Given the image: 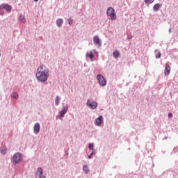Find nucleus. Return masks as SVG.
Listing matches in <instances>:
<instances>
[{
    "mask_svg": "<svg viewBox=\"0 0 178 178\" xmlns=\"http://www.w3.org/2000/svg\"><path fill=\"white\" fill-rule=\"evenodd\" d=\"M104 123V117L102 115H99L97 118L95 119V124L96 126L100 127L101 124Z\"/></svg>",
    "mask_w": 178,
    "mask_h": 178,
    "instance_id": "nucleus-7",
    "label": "nucleus"
},
{
    "mask_svg": "<svg viewBox=\"0 0 178 178\" xmlns=\"http://www.w3.org/2000/svg\"><path fill=\"white\" fill-rule=\"evenodd\" d=\"M83 170L85 172V173L87 175L88 173H90V169L88 168V165H84L83 166Z\"/></svg>",
    "mask_w": 178,
    "mask_h": 178,
    "instance_id": "nucleus-15",
    "label": "nucleus"
},
{
    "mask_svg": "<svg viewBox=\"0 0 178 178\" xmlns=\"http://www.w3.org/2000/svg\"><path fill=\"white\" fill-rule=\"evenodd\" d=\"M170 74V65L166 63L165 70H164V74L165 76H169Z\"/></svg>",
    "mask_w": 178,
    "mask_h": 178,
    "instance_id": "nucleus-11",
    "label": "nucleus"
},
{
    "mask_svg": "<svg viewBox=\"0 0 178 178\" xmlns=\"http://www.w3.org/2000/svg\"><path fill=\"white\" fill-rule=\"evenodd\" d=\"M0 15H1V16H3V11H1V12H0Z\"/></svg>",
    "mask_w": 178,
    "mask_h": 178,
    "instance_id": "nucleus-30",
    "label": "nucleus"
},
{
    "mask_svg": "<svg viewBox=\"0 0 178 178\" xmlns=\"http://www.w3.org/2000/svg\"><path fill=\"white\" fill-rule=\"evenodd\" d=\"M35 77L38 83H45L49 77V68L45 65L38 67Z\"/></svg>",
    "mask_w": 178,
    "mask_h": 178,
    "instance_id": "nucleus-1",
    "label": "nucleus"
},
{
    "mask_svg": "<svg viewBox=\"0 0 178 178\" xmlns=\"http://www.w3.org/2000/svg\"><path fill=\"white\" fill-rule=\"evenodd\" d=\"M0 151L2 155H6V148L5 147H1Z\"/></svg>",
    "mask_w": 178,
    "mask_h": 178,
    "instance_id": "nucleus-17",
    "label": "nucleus"
},
{
    "mask_svg": "<svg viewBox=\"0 0 178 178\" xmlns=\"http://www.w3.org/2000/svg\"><path fill=\"white\" fill-rule=\"evenodd\" d=\"M68 109H69V106H67V104L63 106V110L59 112L60 119L62 120V118H65V115L67 113Z\"/></svg>",
    "mask_w": 178,
    "mask_h": 178,
    "instance_id": "nucleus-5",
    "label": "nucleus"
},
{
    "mask_svg": "<svg viewBox=\"0 0 178 178\" xmlns=\"http://www.w3.org/2000/svg\"><path fill=\"white\" fill-rule=\"evenodd\" d=\"M60 98L59 97V96H56L55 98V105L58 106L59 105V101H60Z\"/></svg>",
    "mask_w": 178,
    "mask_h": 178,
    "instance_id": "nucleus-19",
    "label": "nucleus"
},
{
    "mask_svg": "<svg viewBox=\"0 0 178 178\" xmlns=\"http://www.w3.org/2000/svg\"><path fill=\"white\" fill-rule=\"evenodd\" d=\"M97 80L102 87H105V86H106V79H105V77L102 74H98L97 76Z\"/></svg>",
    "mask_w": 178,
    "mask_h": 178,
    "instance_id": "nucleus-4",
    "label": "nucleus"
},
{
    "mask_svg": "<svg viewBox=\"0 0 178 178\" xmlns=\"http://www.w3.org/2000/svg\"><path fill=\"white\" fill-rule=\"evenodd\" d=\"M38 172L39 173L38 177H39V176H42V173H43L42 168L39 167V168H38Z\"/></svg>",
    "mask_w": 178,
    "mask_h": 178,
    "instance_id": "nucleus-20",
    "label": "nucleus"
},
{
    "mask_svg": "<svg viewBox=\"0 0 178 178\" xmlns=\"http://www.w3.org/2000/svg\"><path fill=\"white\" fill-rule=\"evenodd\" d=\"M169 33H172V29H169Z\"/></svg>",
    "mask_w": 178,
    "mask_h": 178,
    "instance_id": "nucleus-32",
    "label": "nucleus"
},
{
    "mask_svg": "<svg viewBox=\"0 0 178 178\" xmlns=\"http://www.w3.org/2000/svg\"><path fill=\"white\" fill-rule=\"evenodd\" d=\"M34 2H38V0H34Z\"/></svg>",
    "mask_w": 178,
    "mask_h": 178,
    "instance_id": "nucleus-34",
    "label": "nucleus"
},
{
    "mask_svg": "<svg viewBox=\"0 0 178 178\" xmlns=\"http://www.w3.org/2000/svg\"><path fill=\"white\" fill-rule=\"evenodd\" d=\"M163 140H168V137L167 136L164 137Z\"/></svg>",
    "mask_w": 178,
    "mask_h": 178,
    "instance_id": "nucleus-31",
    "label": "nucleus"
},
{
    "mask_svg": "<svg viewBox=\"0 0 178 178\" xmlns=\"http://www.w3.org/2000/svg\"><path fill=\"white\" fill-rule=\"evenodd\" d=\"M0 9H6L7 12H10L12 10V6L9 4H1L0 6Z\"/></svg>",
    "mask_w": 178,
    "mask_h": 178,
    "instance_id": "nucleus-8",
    "label": "nucleus"
},
{
    "mask_svg": "<svg viewBox=\"0 0 178 178\" xmlns=\"http://www.w3.org/2000/svg\"><path fill=\"white\" fill-rule=\"evenodd\" d=\"M88 148L89 149H91V151H95V149H94V143H90Z\"/></svg>",
    "mask_w": 178,
    "mask_h": 178,
    "instance_id": "nucleus-21",
    "label": "nucleus"
},
{
    "mask_svg": "<svg viewBox=\"0 0 178 178\" xmlns=\"http://www.w3.org/2000/svg\"><path fill=\"white\" fill-rule=\"evenodd\" d=\"M162 56V54H161V51H159L158 54L155 56L156 59H159Z\"/></svg>",
    "mask_w": 178,
    "mask_h": 178,
    "instance_id": "nucleus-24",
    "label": "nucleus"
},
{
    "mask_svg": "<svg viewBox=\"0 0 178 178\" xmlns=\"http://www.w3.org/2000/svg\"><path fill=\"white\" fill-rule=\"evenodd\" d=\"M162 8V4L157 3L153 6V10L154 12H158L159 10V8Z\"/></svg>",
    "mask_w": 178,
    "mask_h": 178,
    "instance_id": "nucleus-12",
    "label": "nucleus"
},
{
    "mask_svg": "<svg viewBox=\"0 0 178 178\" xmlns=\"http://www.w3.org/2000/svg\"><path fill=\"white\" fill-rule=\"evenodd\" d=\"M19 22H21V23H24V22H26V19H24V15H20L19 16Z\"/></svg>",
    "mask_w": 178,
    "mask_h": 178,
    "instance_id": "nucleus-23",
    "label": "nucleus"
},
{
    "mask_svg": "<svg viewBox=\"0 0 178 178\" xmlns=\"http://www.w3.org/2000/svg\"><path fill=\"white\" fill-rule=\"evenodd\" d=\"M87 106H89L91 109H96L97 106H98V103L97 102H90V99H88L86 102Z\"/></svg>",
    "mask_w": 178,
    "mask_h": 178,
    "instance_id": "nucleus-6",
    "label": "nucleus"
},
{
    "mask_svg": "<svg viewBox=\"0 0 178 178\" xmlns=\"http://www.w3.org/2000/svg\"><path fill=\"white\" fill-rule=\"evenodd\" d=\"M72 23H73V19L69 18L68 19V24H70V26H72Z\"/></svg>",
    "mask_w": 178,
    "mask_h": 178,
    "instance_id": "nucleus-26",
    "label": "nucleus"
},
{
    "mask_svg": "<svg viewBox=\"0 0 178 178\" xmlns=\"http://www.w3.org/2000/svg\"><path fill=\"white\" fill-rule=\"evenodd\" d=\"M93 42L94 44H96V45H102L101 40L99 39V37L98 35H95L93 38Z\"/></svg>",
    "mask_w": 178,
    "mask_h": 178,
    "instance_id": "nucleus-10",
    "label": "nucleus"
},
{
    "mask_svg": "<svg viewBox=\"0 0 178 178\" xmlns=\"http://www.w3.org/2000/svg\"><path fill=\"white\" fill-rule=\"evenodd\" d=\"M86 56H88L90 59H92L94 58V53H92V51H90V54H86Z\"/></svg>",
    "mask_w": 178,
    "mask_h": 178,
    "instance_id": "nucleus-18",
    "label": "nucleus"
},
{
    "mask_svg": "<svg viewBox=\"0 0 178 178\" xmlns=\"http://www.w3.org/2000/svg\"><path fill=\"white\" fill-rule=\"evenodd\" d=\"M62 24H63V19L58 18L56 20V26L57 27H62Z\"/></svg>",
    "mask_w": 178,
    "mask_h": 178,
    "instance_id": "nucleus-13",
    "label": "nucleus"
},
{
    "mask_svg": "<svg viewBox=\"0 0 178 178\" xmlns=\"http://www.w3.org/2000/svg\"><path fill=\"white\" fill-rule=\"evenodd\" d=\"M154 52H158V49H155V50H154Z\"/></svg>",
    "mask_w": 178,
    "mask_h": 178,
    "instance_id": "nucleus-33",
    "label": "nucleus"
},
{
    "mask_svg": "<svg viewBox=\"0 0 178 178\" xmlns=\"http://www.w3.org/2000/svg\"><path fill=\"white\" fill-rule=\"evenodd\" d=\"M154 1L155 0H145V3L150 5V3H154Z\"/></svg>",
    "mask_w": 178,
    "mask_h": 178,
    "instance_id": "nucleus-22",
    "label": "nucleus"
},
{
    "mask_svg": "<svg viewBox=\"0 0 178 178\" xmlns=\"http://www.w3.org/2000/svg\"><path fill=\"white\" fill-rule=\"evenodd\" d=\"M168 118H173V114H172V113H168Z\"/></svg>",
    "mask_w": 178,
    "mask_h": 178,
    "instance_id": "nucleus-27",
    "label": "nucleus"
},
{
    "mask_svg": "<svg viewBox=\"0 0 178 178\" xmlns=\"http://www.w3.org/2000/svg\"><path fill=\"white\" fill-rule=\"evenodd\" d=\"M11 98H15V99H17V98H19V94H17V92H13L11 94Z\"/></svg>",
    "mask_w": 178,
    "mask_h": 178,
    "instance_id": "nucleus-16",
    "label": "nucleus"
},
{
    "mask_svg": "<svg viewBox=\"0 0 178 178\" xmlns=\"http://www.w3.org/2000/svg\"><path fill=\"white\" fill-rule=\"evenodd\" d=\"M131 38H133V36L131 35H129L127 37V40H131Z\"/></svg>",
    "mask_w": 178,
    "mask_h": 178,
    "instance_id": "nucleus-28",
    "label": "nucleus"
},
{
    "mask_svg": "<svg viewBox=\"0 0 178 178\" xmlns=\"http://www.w3.org/2000/svg\"><path fill=\"white\" fill-rule=\"evenodd\" d=\"M95 155V151H92L90 155L88 156V159H91L92 158V156Z\"/></svg>",
    "mask_w": 178,
    "mask_h": 178,
    "instance_id": "nucleus-25",
    "label": "nucleus"
},
{
    "mask_svg": "<svg viewBox=\"0 0 178 178\" xmlns=\"http://www.w3.org/2000/svg\"><path fill=\"white\" fill-rule=\"evenodd\" d=\"M0 57H1V51H0Z\"/></svg>",
    "mask_w": 178,
    "mask_h": 178,
    "instance_id": "nucleus-35",
    "label": "nucleus"
},
{
    "mask_svg": "<svg viewBox=\"0 0 178 178\" xmlns=\"http://www.w3.org/2000/svg\"><path fill=\"white\" fill-rule=\"evenodd\" d=\"M36 178H45V176L44 175H41V176H39L38 177H36Z\"/></svg>",
    "mask_w": 178,
    "mask_h": 178,
    "instance_id": "nucleus-29",
    "label": "nucleus"
},
{
    "mask_svg": "<svg viewBox=\"0 0 178 178\" xmlns=\"http://www.w3.org/2000/svg\"><path fill=\"white\" fill-rule=\"evenodd\" d=\"M23 160V154L20 152H16L12 159L13 165H17Z\"/></svg>",
    "mask_w": 178,
    "mask_h": 178,
    "instance_id": "nucleus-2",
    "label": "nucleus"
},
{
    "mask_svg": "<svg viewBox=\"0 0 178 178\" xmlns=\"http://www.w3.org/2000/svg\"><path fill=\"white\" fill-rule=\"evenodd\" d=\"M106 15L107 16L111 17V20H116V13H115V9L112 7H108L106 10Z\"/></svg>",
    "mask_w": 178,
    "mask_h": 178,
    "instance_id": "nucleus-3",
    "label": "nucleus"
},
{
    "mask_svg": "<svg viewBox=\"0 0 178 178\" xmlns=\"http://www.w3.org/2000/svg\"><path fill=\"white\" fill-rule=\"evenodd\" d=\"M40 129H41V127L40 125V123H38V122L35 123L34 125V127H33L34 134H38V133H40Z\"/></svg>",
    "mask_w": 178,
    "mask_h": 178,
    "instance_id": "nucleus-9",
    "label": "nucleus"
},
{
    "mask_svg": "<svg viewBox=\"0 0 178 178\" xmlns=\"http://www.w3.org/2000/svg\"><path fill=\"white\" fill-rule=\"evenodd\" d=\"M113 56L116 59V58H119L120 56V52L118 50H115L113 53Z\"/></svg>",
    "mask_w": 178,
    "mask_h": 178,
    "instance_id": "nucleus-14",
    "label": "nucleus"
}]
</instances>
